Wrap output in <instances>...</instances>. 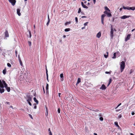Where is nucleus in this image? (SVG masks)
<instances>
[{"label":"nucleus","instance_id":"nucleus-53","mask_svg":"<svg viewBox=\"0 0 135 135\" xmlns=\"http://www.w3.org/2000/svg\"><path fill=\"white\" fill-rule=\"evenodd\" d=\"M49 135H52V134L51 132H49Z\"/></svg>","mask_w":135,"mask_h":135},{"label":"nucleus","instance_id":"nucleus-60","mask_svg":"<svg viewBox=\"0 0 135 135\" xmlns=\"http://www.w3.org/2000/svg\"><path fill=\"white\" fill-rule=\"evenodd\" d=\"M48 131H49V132H51L50 130V128H49L48 129Z\"/></svg>","mask_w":135,"mask_h":135},{"label":"nucleus","instance_id":"nucleus-42","mask_svg":"<svg viewBox=\"0 0 135 135\" xmlns=\"http://www.w3.org/2000/svg\"><path fill=\"white\" fill-rule=\"evenodd\" d=\"M75 21L76 22V23H77L78 22V17H75Z\"/></svg>","mask_w":135,"mask_h":135},{"label":"nucleus","instance_id":"nucleus-59","mask_svg":"<svg viewBox=\"0 0 135 135\" xmlns=\"http://www.w3.org/2000/svg\"><path fill=\"white\" fill-rule=\"evenodd\" d=\"M81 4L82 6H83V5L84 4L83 3V2H81Z\"/></svg>","mask_w":135,"mask_h":135},{"label":"nucleus","instance_id":"nucleus-4","mask_svg":"<svg viewBox=\"0 0 135 135\" xmlns=\"http://www.w3.org/2000/svg\"><path fill=\"white\" fill-rule=\"evenodd\" d=\"M9 2H10L13 6H14L15 5L16 2V0H8Z\"/></svg>","mask_w":135,"mask_h":135},{"label":"nucleus","instance_id":"nucleus-49","mask_svg":"<svg viewBox=\"0 0 135 135\" xmlns=\"http://www.w3.org/2000/svg\"><path fill=\"white\" fill-rule=\"evenodd\" d=\"M105 73L106 74H110V72L106 71Z\"/></svg>","mask_w":135,"mask_h":135},{"label":"nucleus","instance_id":"nucleus-33","mask_svg":"<svg viewBox=\"0 0 135 135\" xmlns=\"http://www.w3.org/2000/svg\"><path fill=\"white\" fill-rule=\"evenodd\" d=\"M121 103H120L115 108V109H117L119 107L120 105H121Z\"/></svg>","mask_w":135,"mask_h":135},{"label":"nucleus","instance_id":"nucleus-18","mask_svg":"<svg viewBox=\"0 0 135 135\" xmlns=\"http://www.w3.org/2000/svg\"><path fill=\"white\" fill-rule=\"evenodd\" d=\"M135 10V7H129V10Z\"/></svg>","mask_w":135,"mask_h":135},{"label":"nucleus","instance_id":"nucleus-9","mask_svg":"<svg viewBox=\"0 0 135 135\" xmlns=\"http://www.w3.org/2000/svg\"><path fill=\"white\" fill-rule=\"evenodd\" d=\"M106 88V87L104 84H103L101 87L100 88V89L102 90H105Z\"/></svg>","mask_w":135,"mask_h":135},{"label":"nucleus","instance_id":"nucleus-27","mask_svg":"<svg viewBox=\"0 0 135 135\" xmlns=\"http://www.w3.org/2000/svg\"><path fill=\"white\" fill-rule=\"evenodd\" d=\"M70 30V28H66L65 30V32H68Z\"/></svg>","mask_w":135,"mask_h":135},{"label":"nucleus","instance_id":"nucleus-13","mask_svg":"<svg viewBox=\"0 0 135 135\" xmlns=\"http://www.w3.org/2000/svg\"><path fill=\"white\" fill-rule=\"evenodd\" d=\"M20 9L19 8L17 9V12L18 15L19 16H20L21 15V13H20Z\"/></svg>","mask_w":135,"mask_h":135},{"label":"nucleus","instance_id":"nucleus-48","mask_svg":"<svg viewBox=\"0 0 135 135\" xmlns=\"http://www.w3.org/2000/svg\"><path fill=\"white\" fill-rule=\"evenodd\" d=\"M42 88H43V91H44V93H45V89H44V88L43 86H42Z\"/></svg>","mask_w":135,"mask_h":135},{"label":"nucleus","instance_id":"nucleus-19","mask_svg":"<svg viewBox=\"0 0 135 135\" xmlns=\"http://www.w3.org/2000/svg\"><path fill=\"white\" fill-rule=\"evenodd\" d=\"M80 81H81L80 78H78L76 84H79L80 82Z\"/></svg>","mask_w":135,"mask_h":135},{"label":"nucleus","instance_id":"nucleus-14","mask_svg":"<svg viewBox=\"0 0 135 135\" xmlns=\"http://www.w3.org/2000/svg\"><path fill=\"white\" fill-rule=\"evenodd\" d=\"M4 91V89L3 88H0V93H3Z\"/></svg>","mask_w":135,"mask_h":135},{"label":"nucleus","instance_id":"nucleus-8","mask_svg":"<svg viewBox=\"0 0 135 135\" xmlns=\"http://www.w3.org/2000/svg\"><path fill=\"white\" fill-rule=\"evenodd\" d=\"M60 80L61 81H63L64 80V76H63V74L62 73V74H60Z\"/></svg>","mask_w":135,"mask_h":135},{"label":"nucleus","instance_id":"nucleus-54","mask_svg":"<svg viewBox=\"0 0 135 135\" xmlns=\"http://www.w3.org/2000/svg\"><path fill=\"white\" fill-rule=\"evenodd\" d=\"M29 115L30 117L31 118H32V119H33L31 115L30 114H29Z\"/></svg>","mask_w":135,"mask_h":135},{"label":"nucleus","instance_id":"nucleus-50","mask_svg":"<svg viewBox=\"0 0 135 135\" xmlns=\"http://www.w3.org/2000/svg\"><path fill=\"white\" fill-rule=\"evenodd\" d=\"M46 115H48L47 109V108L46 107Z\"/></svg>","mask_w":135,"mask_h":135},{"label":"nucleus","instance_id":"nucleus-58","mask_svg":"<svg viewBox=\"0 0 135 135\" xmlns=\"http://www.w3.org/2000/svg\"><path fill=\"white\" fill-rule=\"evenodd\" d=\"M81 4L82 6H83V5L84 4L83 3V2H81Z\"/></svg>","mask_w":135,"mask_h":135},{"label":"nucleus","instance_id":"nucleus-41","mask_svg":"<svg viewBox=\"0 0 135 135\" xmlns=\"http://www.w3.org/2000/svg\"><path fill=\"white\" fill-rule=\"evenodd\" d=\"M46 76H47V80L48 81V75L47 73H46Z\"/></svg>","mask_w":135,"mask_h":135},{"label":"nucleus","instance_id":"nucleus-34","mask_svg":"<svg viewBox=\"0 0 135 135\" xmlns=\"http://www.w3.org/2000/svg\"><path fill=\"white\" fill-rule=\"evenodd\" d=\"M46 94H47V95H49V90H46Z\"/></svg>","mask_w":135,"mask_h":135},{"label":"nucleus","instance_id":"nucleus-37","mask_svg":"<svg viewBox=\"0 0 135 135\" xmlns=\"http://www.w3.org/2000/svg\"><path fill=\"white\" fill-rule=\"evenodd\" d=\"M99 119L101 121H103V118L102 117H101L99 118Z\"/></svg>","mask_w":135,"mask_h":135},{"label":"nucleus","instance_id":"nucleus-7","mask_svg":"<svg viewBox=\"0 0 135 135\" xmlns=\"http://www.w3.org/2000/svg\"><path fill=\"white\" fill-rule=\"evenodd\" d=\"M9 34L8 31L7 30H6L5 32V36L6 37H9Z\"/></svg>","mask_w":135,"mask_h":135},{"label":"nucleus","instance_id":"nucleus-43","mask_svg":"<svg viewBox=\"0 0 135 135\" xmlns=\"http://www.w3.org/2000/svg\"><path fill=\"white\" fill-rule=\"evenodd\" d=\"M4 85V87L6 88H7V87H8L7 85V84H4V85Z\"/></svg>","mask_w":135,"mask_h":135},{"label":"nucleus","instance_id":"nucleus-29","mask_svg":"<svg viewBox=\"0 0 135 135\" xmlns=\"http://www.w3.org/2000/svg\"><path fill=\"white\" fill-rule=\"evenodd\" d=\"M104 17H101V21L102 23L103 24V25L104 24Z\"/></svg>","mask_w":135,"mask_h":135},{"label":"nucleus","instance_id":"nucleus-52","mask_svg":"<svg viewBox=\"0 0 135 135\" xmlns=\"http://www.w3.org/2000/svg\"><path fill=\"white\" fill-rule=\"evenodd\" d=\"M5 104H8V105H9V102H6L5 103Z\"/></svg>","mask_w":135,"mask_h":135},{"label":"nucleus","instance_id":"nucleus-21","mask_svg":"<svg viewBox=\"0 0 135 135\" xmlns=\"http://www.w3.org/2000/svg\"><path fill=\"white\" fill-rule=\"evenodd\" d=\"M106 53L107 54V55H105V54H104V57L106 58H107L108 57V52H107Z\"/></svg>","mask_w":135,"mask_h":135},{"label":"nucleus","instance_id":"nucleus-28","mask_svg":"<svg viewBox=\"0 0 135 135\" xmlns=\"http://www.w3.org/2000/svg\"><path fill=\"white\" fill-rule=\"evenodd\" d=\"M116 57V53H114V54L113 57H112L113 59L115 58Z\"/></svg>","mask_w":135,"mask_h":135},{"label":"nucleus","instance_id":"nucleus-10","mask_svg":"<svg viewBox=\"0 0 135 135\" xmlns=\"http://www.w3.org/2000/svg\"><path fill=\"white\" fill-rule=\"evenodd\" d=\"M101 32H99L97 35V37L98 38H99L101 36Z\"/></svg>","mask_w":135,"mask_h":135},{"label":"nucleus","instance_id":"nucleus-30","mask_svg":"<svg viewBox=\"0 0 135 135\" xmlns=\"http://www.w3.org/2000/svg\"><path fill=\"white\" fill-rule=\"evenodd\" d=\"M7 65L8 67H10V68H11V65L9 63H7Z\"/></svg>","mask_w":135,"mask_h":135},{"label":"nucleus","instance_id":"nucleus-64","mask_svg":"<svg viewBox=\"0 0 135 135\" xmlns=\"http://www.w3.org/2000/svg\"><path fill=\"white\" fill-rule=\"evenodd\" d=\"M135 30V29L134 28V29H133V30H132V32H133V31Z\"/></svg>","mask_w":135,"mask_h":135},{"label":"nucleus","instance_id":"nucleus-47","mask_svg":"<svg viewBox=\"0 0 135 135\" xmlns=\"http://www.w3.org/2000/svg\"><path fill=\"white\" fill-rule=\"evenodd\" d=\"M15 54H16V57H17V50H15Z\"/></svg>","mask_w":135,"mask_h":135},{"label":"nucleus","instance_id":"nucleus-56","mask_svg":"<svg viewBox=\"0 0 135 135\" xmlns=\"http://www.w3.org/2000/svg\"><path fill=\"white\" fill-rule=\"evenodd\" d=\"M132 115H133L135 113H134L133 112H132Z\"/></svg>","mask_w":135,"mask_h":135},{"label":"nucleus","instance_id":"nucleus-23","mask_svg":"<svg viewBox=\"0 0 135 135\" xmlns=\"http://www.w3.org/2000/svg\"><path fill=\"white\" fill-rule=\"evenodd\" d=\"M48 21L47 22V23H46V25H47V26H48V25L49 24V23L50 22V21L49 17H48Z\"/></svg>","mask_w":135,"mask_h":135},{"label":"nucleus","instance_id":"nucleus-46","mask_svg":"<svg viewBox=\"0 0 135 135\" xmlns=\"http://www.w3.org/2000/svg\"><path fill=\"white\" fill-rule=\"evenodd\" d=\"M81 9L80 8H79V9L78 11V13H80L81 12Z\"/></svg>","mask_w":135,"mask_h":135},{"label":"nucleus","instance_id":"nucleus-2","mask_svg":"<svg viewBox=\"0 0 135 135\" xmlns=\"http://www.w3.org/2000/svg\"><path fill=\"white\" fill-rule=\"evenodd\" d=\"M125 65V63L124 61H122L120 63V69L121 72H122L123 70Z\"/></svg>","mask_w":135,"mask_h":135},{"label":"nucleus","instance_id":"nucleus-11","mask_svg":"<svg viewBox=\"0 0 135 135\" xmlns=\"http://www.w3.org/2000/svg\"><path fill=\"white\" fill-rule=\"evenodd\" d=\"M4 87V85L3 84V83L1 81L0 79V88H3Z\"/></svg>","mask_w":135,"mask_h":135},{"label":"nucleus","instance_id":"nucleus-61","mask_svg":"<svg viewBox=\"0 0 135 135\" xmlns=\"http://www.w3.org/2000/svg\"><path fill=\"white\" fill-rule=\"evenodd\" d=\"M94 2V3L95 4L96 2V0H93Z\"/></svg>","mask_w":135,"mask_h":135},{"label":"nucleus","instance_id":"nucleus-20","mask_svg":"<svg viewBox=\"0 0 135 135\" xmlns=\"http://www.w3.org/2000/svg\"><path fill=\"white\" fill-rule=\"evenodd\" d=\"M7 91L8 92H9L10 90V89L9 87H7L6 88Z\"/></svg>","mask_w":135,"mask_h":135},{"label":"nucleus","instance_id":"nucleus-36","mask_svg":"<svg viewBox=\"0 0 135 135\" xmlns=\"http://www.w3.org/2000/svg\"><path fill=\"white\" fill-rule=\"evenodd\" d=\"M30 101H27V102L28 103L29 105L30 106H31L32 105V104H31V103L30 102Z\"/></svg>","mask_w":135,"mask_h":135},{"label":"nucleus","instance_id":"nucleus-15","mask_svg":"<svg viewBox=\"0 0 135 135\" xmlns=\"http://www.w3.org/2000/svg\"><path fill=\"white\" fill-rule=\"evenodd\" d=\"M114 123L115 125V126H116L117 127H118V129L120 128V127L118 125V122H115Z\"/></svg>","mask_w":135,"mask_h":135},{"label":"nucleus","instance_id":"nucleus-5","mask_svg":"<svg viewBox=\"0 0 135 135\" xmlns=\"http://www.w3.org/2000/svg\"><path fill=\"white\" fill-rule=\"evenodd\" d=\"M131 35L130 34H129L127 35V37H126L125 38V41L126 42L130 38Z\"/></svg>","mask_w":135,"mask_h":135},{"label":"nucleus","instance_id":"nucleus-24","mask_svg":"<svg viewBox=\"0 0 135 135\" xmlns=\"http://www.w3.org/2000/svg\"><path fill=\"white\" fill-rule=\"evenodd\" d=\"M112 79L111 78L109 80V82L108 84V86L110 85V84L112 82Z\"/></svg>","mask_w":135,"mask_h":135},{"label":"nucleus","instance_id":"nucleus-22","mask_svg":"<svg viewBox=\"0 0 135 135\" xmlns=\"http://www.w3.org/2000/svg\"><path fill=\"white\" fill-rule=\"evenodd\" d=\"M49 84L47 83H46V90H49Z\"/></svg>","mask_w":135,"mask_h":135},{"label":"nucleus","instance_id":"nucleus-62","mask_svg":"<svg viewBox=\"0 0 135 135\" xmlns=\"http://www.w3.org/2000/svg\"><path fill=\"white\" fill-rule=\"evenodd\" d=\"M120 18L122 19H125L126 18H127V17H120Z\"/></svg>","mask_w":135,"mask_h":135},{"label":"nucleus","instance_id":"nucleus-12","mask_svg":"<svg viewBox=\"0 0 135 135\" xmlns=\"http://www.w3.org/2000/svg\"><path fill=\"white\" fill-rule=\"evenodd\" d=\"M28 32H29V34L27 35V36L30 38L31 37V32L29 30H28Z\"/></svg>","mask_w":135,"mask_h":135},{"label":"nucleus","instance_id":"nucleus-44","mask_svg":"<svg viewBox=\"0 0 135 135\" xmlns=\"http://www.w3.org/2000/svg\"><path fill=\"white\" fill-rule=\"evenodd\" d=\"M133 72V71L132 69H131L130 70V72H129V74H131Z\"/></svg>","mask_w":135,"mask_h":135},{"label":"nucleus","instance_id":"nucleus-63","mask_svg":"<svg viewBox=\"0 0 135 135\" xmlns=\"http://www.w3.org/2000/svg\"><path fill=\"white\" fill-rule=\"evenodd\" d=\"M61 94L60 93H59V97H60V95Z\"/></svg>","mask_w":135,"mask_h":135},{"label":"nucleus","instance_id":"nucleus-26","mask_svg":"<svg viewBox=\"0 0 135 135\" xmlns=\"http://www.w3.org/2000/svg\"><path fill=\"white\" fill-rule=\"evenodd\" d=\"M70 23V22L69 21L68 22H66L65 24V26H66L68 25Z\"/></svg>","mask_w":135,"mask_h":135},{"label":"nucleus","instance_id":"nucleus-45","mask_svg":"<svg viewBox=\"0 0 135 135\" xmlns=\"http://www.w3.org/2000/svg\"><path fill=\"white\" fill-rule=\"evenodd\" d=\"M122 116L121 115V114H120L118 116V118H120L122 117Z\"/></svg>","mask_w":135,"mask_h":135},{"label":"nucleus","instance_id":"nucleus-6","mask_svg":"<svg viewBox=\"0 0 135 135\" xmlns=\"http://www.w3.org/2000/svg\"><path fill=\"white\" fill-rule=\"evenodd\" d=\"M27 101H32V97L30 95H27Z\"/></svg>","mask_w":135,"mask_h":135},{"label":"nucleus","instance_id":"nucleus-51","mask_svg":"<svg viewBox=\"0 0 135 135\" xmlns=\"http://www.w3.org/2000/svg\"><path fill=\"white\" fill-rule=\"evenodd\" d=\"M88 23V22H86V23H85L84 24V25L85 26H86L87 25V23Z\"/></svg>","mask_w":135,"mask_h":135},{"label":"nucleus","instance_id":"nucleus-35","mask_svg":"<svg viewBox=\"0 0 135 135\" xmlns=\"http://www.w3.org/2000/svg\"><path fill=\"white\" fill-rule=\"evenodd\" d=\"M28 44L30 46H31V41H28Z\"/></svg>","mask_w":135,"mask_h":135},{"label":"nucleus","instance_id":"nucleus-31","mask_svg":"<svg viewBox=\"0 0 135 135\" xmlns=\"http://www.w3.org/2000/svg\"><path fill=\"white\" fill-rule=\"evenodd\" d=\"M82 7L84 8H85L86 9H87L88 8V7L86 6L85 4H84Z\"/></svg>","mask_w":135,"mask_h":135},{"label":"nucleus","instance_id":"nucleus-16","mask_svg":"<svg viewBox=\"0 0 135 135\" xmlns=\"http://www.w3.org/2000/svg\"><path fill=\"white\" fill-rule=\"evenodd\" d=\"M33 100L37 104H38V101L37 100L35 97L33 98Z\"/></svg>","mask_w":135,"mask_h":135},{"label":"nucleus","instance_id":"nucleus-3","mask_svg":"<svg viewBox=\"0 0 135 135\" xmlns=\"http://www.w3.org/2000/svg\"><path fill=\"white\" fill-rule=\"evenodd\" d=\"M113 32L114 29L112 27V25L111 27V31L110 32V36L112 38L113 37Z\"/></svg>","mask_w":135,"mask_h":135},{"label":"nucleus","instance_id":"nucleus-38","mask_svg":"<svg viewBox=\"0 0 135 135\" xmlns=\"http://www.w3.org/2000/svg\"><path fill=\"white\" fill-rule=\"evenodd\" d=\"M57 112L58 113H60V108H58V110H57Z\"/></svg>","mask_w":135,"mask_h":135},{"label":"nucleus","instance_id":"nucleus-17","mask_svg":"<svg viewBox=\"0 0 135 135\" xmlns=\"http://www.w3.org/2000/svg\"><path fill=\"white\" fill-rule=\"evenodd\" d=\"M123 8L125 9H128L129 10V7L123 6Z\"/></svg>","mask_w":135,"mask_h":135},{"label":"nucleus","instance_id":"nucleus-39","mask_svg":"<svg viewBox=\"0 0 135 135\" xmlns=\"http://www.w3.org/2000/svg\"><path fill=\"white\" fill-rule=\"evenodd\" d=\"M33 105H35V106L34 107V109H36L37 108V106L36 105V104L35 103H34V104H33Z\"/></svg>","mask_w":135,"mask_h":135},{"label":"nucleus","instance_id":"nucleus-32","mask_svg":"<svg viewBox=\"0 0 135 135\" xmlns=\"http://www.w3.org/2000/svg\"><path fill=\"white\" fill-rule=\"evenodd\" d=\"M19 61H20V65H21V66H23V64H22V61L21 60H19Z\"/></svg>","mask_w":135,"mask_h":135},{"label":"nucleus","instance_id":"nucleus-57","mask_svg":"<svg viewBox=\"0 0 135 135\" xmlns=\"http://www.w3.org/2000/svg\"><path fill=\"white\" fill-rule=\"evenodd\" d=\"M122 17H130V16H122Z\"/></svg>","mask_w":135,"mask_h":135},{"label":"nucleus","instance_id":"nucleus-1","mask_svg":"<svg viewBox=\"0 0 135 135\" xmlns=\"http://www.w3.org/2000/svg\"><path fill=\"white\" fill-rule=\"evenodd\" d=\"M105 9L107 11H104V14L102 15L101 16V17H105L106 16L108 17L111 16L112 15L110 13V11L108 7H105Z\"/></svg>","mask_w":135,"mask_h":135},{"label":"nucleus","instance_id":"nucleus-55","mask_svg":"<svg viewBox=\"0 0 135 135\" xmlns=\"http://www.w3.org/2000/svg\"><path fill=\"white\" fill-rule=\"evenodd\" d=\"M18 58L19 60H21L19 55H18Z\"/></svg>","mask_w":135,"mask_h":135},{"label":"nucleus","instance_id":"nucleus-25","mask_svg":"<svg viewBox=\"0 0 135 135\" xmlns=\"http://www.w3.org/2000/svg\"><path fill=\"white\" fill-rule=\"evenodd\" d=\"M6 69H5L4 70H3V73L4 75H5L6 73Z\"/></svg>","mask_w":135,"mask_h":135},{"label":"nucleus","instance_id":"nucleus-40","mask_svg":"<svg viewBox=\"0 0 135 135\" xmlns=\"http://www.w3.org/2000/svg\"><path fill=\"white\" fill-rule=\"evenodd\" d=\"M2 83L4 85L6 84L5 81L4 80H2Z\"/></svg>","mask_w":135,"mask_h":135}]
</instances>
